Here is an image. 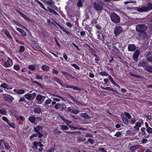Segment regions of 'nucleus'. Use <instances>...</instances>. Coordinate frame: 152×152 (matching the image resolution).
Returning <instances> with one entry per match:
<instances>
[{"instance_id":"f257e3e1","label":"nucleus","mask_w":152,"mask_h":152,"mask_svg":"<svg viewBox=\"0 0 152 152\" xmlns=\"http://www.w3.org/2000/svg\"><path fill=\"white\" fill-rule=\"evenodd\" d=\"M43 129V127L40 126H37L36 127L34 128V131L36 133H34L33 135L31 136L29 138L30 139H32L34 137H38L39 138H41L43 135L42 134L40 131L42 130Z\"/></svg>"},{"instance_id":"f03ea898","label":"nucleus","mask_w":152,"mask_h":152,"mask_svg":"<svg viewBox=\"0 0 152 152\" xmlns=\"http://www.w3.org/2000/svg\"><path fill=\"white\" fill-rule=\"evenodd\" d=\"M94 8L97 11L101 12L103 9L104 3L100 0H96L93 4Z\"/></svg>"},{"instance_id":"7ed1b4c3","label":"nucleus","mask_w":152,"mask_h":152,"mask_svg":"<svg viewBox=\"0 0 152 152\" xmlns=\"http://www.w3.org/2000/svg\"><path fill=\"white\" fill-rule=\"evenodd\" d=\"M137 10L140 12H147L152 10V4L151 3H148L146 7H142L141 8L137 7Z\"/></svg>"},{"instance_id":"20e7f679","label":"nucleus","mask_w":152,"mask_h":152,"mask_svg":"<svg viewBox=\"0 0 152 152\" xmlns=\"http://www.w3.org/2000/svg\"><path fill=\"white\" fill-rule=\"evenodd\" d=\"M111 20L114 23H118L120 22V18L119 16L116 14L114 12L111 13L110 15Z\"/></svg>"},{"instance_id":"39448f33","label":"nucleus","mask_w":152,"mask_h":152,"mask_svg":"<svg viewBox=\"0 0 152 152\" xmlns=\"http://www.w3.org/2000/svg\"><path fill=\"white\" fill-rule=\"evenodd\" d=\"M147 30V27L144 24H139L136 26V31L139 33L145 31Z\"/></svg>"},{"instance_id":"423d86ee","label":"nucleus","mask_w":152,"mask_h":152,"mask_svg":"<svg viewBox=\"0 0 152 152\" xmlns=\"http://www.w3.org/2000/svg\"><path fill=\"white\" fill-rule=\"evenodd\" d=\"M36 95V94L33 93L32 94H27L24 95L25 97L29 100H33Z\"/></svg>"},{"instance_id":"0eeeda50","label":"nucleus","mask_w":152,"mask_h":152,"mask_svg":"<svg viewBox=\"0 0 152 152\" xmlns=\"http://www.w3.org/2000/svg\"><path fill=\"white\" fill-rule=\"evenodd\" d=\"M123 29L121 26H116L114 30V33L116 36H117L123 32Z\"/></svg>"},{"instance_id":"6e6552de","label":"nucleus","mask_w":152,"mask_h":152,"mask_svg":"<svg viewBox=\"0 0 152 152\" xmlns=\"http://www.w3.org/2000/svg\"><path fill=\"white\" fill-rule=\"evenodd\" d=\"M12 60L8 57L7 61L5 62L4 64V66L6 67H8L12 66Z\"/></svg>"},{"instance_id":"1a4fd4ad","label":"nucleus","mask_w":152,"mask_h":152,"mask_svg":"<svg viewBox=\"0 0 152 152\" xmlns=\"http://www.w3.org/2000/svg\"><path fill=\"white\" fill-rule=\"evenodd\" d=\"M138 36L140 38L144 39H146L148 37V36L147 33L145 31L139 33Z\"/></svg>"},{"instance_id":"9d476101","label":"nucleus","mask_w":152,"mask_h":152,"mask_svg":"<svg viewBox=\"0 0 152 152\" xmlns=\"http://www.w3.org/2000/svg\"><path fill=\"white\" fill-rule=\"evenodd\" d=\"M140 54L139 50H137L133 54V58L134 61H137Z\"/></svg>"},{"instance_id":"9b49d317","label":"nucleus","mask_w":152,"mask_h":152,"mask_svg":"<svg viewBox=\"0 0 152 152\" xmlns=\"http://www.w3.org/2000/svg\"><path fill=\"white\" fill-rule=\"evenodd\" d=\"M46 97L40 94H38L36 97V99L41 102H43Z\"/></svg>"},{"instance_id":"f8f14e48","label":"nucleus","mask_w":152,"mask_h":152,"mask_svg":"<svg viewBox=\"0 0 152 152\" xmlns=\"http://www.w3.org/2000/svg\"><path fill=\"white\" fill-rule=\"evenodd\" d=\"M25 20L28 21H31V19L29 18L26 15H25L23 14L21 12H20L19 10H17L16 11Z\"/></svg>"},{"instance_id":"ddd939ff","label":"nucleus","mask_w":152,"mask_h":152,"mask_svg":"<svg viewBox=\"0 0 152 152\" xmlns=\"http://www.w3.org/2000/svg\"><path fill=\"white\" fill-rule=\"evenodd\" d=\"M142 122V121L140 122L139 121L137 122L135 124V126L134 127V128L137 131H139V128L141 126V123Z\"/></svg>"},{"instance_id":"4468645a","label":"nucleus","mask_w":152,"mask_h":152,"mask_svg":"<svg viewBox=\"0 0 152 152\" xmlns=\"http://www.w3.org/2000/svg\"><path fill=\"white\" fill-rule=\"evenodd\" d=\"M148 65V64L145 62L143 61H140L139 62L137 66L138 67L142 66L145 68Z\"/></svg>"},{"instance_id":"2eb2a0df","label":"nucleus","mask_w":152,"mask_h":152,"mask_svg":"<svg viewBox=\"0 0 152 152\" xmlns=\"http://www.w3.org/2000/svg\"><path fill=\"white\" fill-rule=\"evenodd\" d=\"M128 50L130 51H134L136 49L135 45L134 44H129L128 45Z\"/></svg>"},{"instance_id":"dca6fc26","label":"nucleus","mask_w":152,"mask_h":152,"mask_svg":"<svg viewBox=\"0 0 152 152\" xmlns=\"http://www.w3.org/2000/svg\"><path fill=\"white\" fill-rule=\"evenodd\" d=\"M57 24V25L63 31H64L65 32L67 35L69 36H71L72 35V34L70 33V32L67 31L66 30L64 29V28L62 27L58 23H56Z\"/></svg>"},{"instance_id":"f3484780","label":"nucleus","mask_w":152,"mask_h":152,"mask_svg":"<svg viewBox=\"0 0 152 152\" xmlns=\"http://www.w3.org/2000/svg\"><path fill=\"white\" fill-rule=\"evenodd\" d=\"M108 78L110 79L111 82L115 86H117L118 88H120V86L117 84L114 80L112 77L110 75L108 76Z\"/></svg>"},{"instance_id":"a211bd4d","label":"nucleus","mask_w":152,"mask_h":152,"mask_svg":"<svg viewBox=\"0 0 152 152\" xmlns=\"http://www.w3.org/2000/svg\"><path fill=\"white\" fill-rule=\"evenodd\" d=\"M40 143H41L40 142H34L33 143V146H32V148L34 149L35 148L36 150L38 149L37 146L39 145V146Z\"/></svg>"},{"instance_id":"6ab92c4d","label":"nucleus","mask_w":152,"mask_h":152,"mask_svg":"<svg viewBox=\"0 0 152 152\" xmlns=\"http://www.w3.org/2000/svg\"><path fill=\"white\" fill-rule=\"evenodd\" d=\"M52 100L50 99H48L45 102L44 107L46 108L49 107L48 104H50Z\"/></svg>"},{"instance_id":"aec40b11","label":"nucleus","mask_w":152,"mask_h":152,"mask_svg":"<svg viewBox=\"0 0 152 152\" xmlns=\"http://www.w3.org/2000/svg\"><path fill=\"white\" fill-rule=\"evenodd\" d=\"M45 2L47 4H49L50 6L51 7H53L54 5L53 4L54 3V2L53 0L45 1Z\"/></svg>"},{"instance_id":"412c9836","label":"nucleus","mask_w":152,"mask_h":152,"mask_svg":"<svg viewBox=\"0 0 152 152\" xmlns=\"http://www.w3.org/2000/svg\"><path fill=\"white\" fill-rule=\"evenodd\" d=\"M151 53H149L146 55V57L147 60L148 61L152 62V56H151Z\"/></svg>"},{"instance_id":"4be33fe9","label":"nucleus","mask_w":152,"mask_h":152,"mask_svg":"<svg viewBox=\"0 0 152 152\" xmlns=\"http://www.w3.org/2000/svg\"><path fill=\"white\" fill-rule=\"evenodd\" d=\"M63 105H64V104H61L60 103H57L54 106V108L56 109H58L62 107Z\"/></svg>"},{"instance_id":"5701e85b","label":"nucleus","mask_w":152,"mask_h":152,"mask_svg":"<svg viewBox=\"0 0 152 152\" xmlns=\"http://www.w3.org/2000/svg\"><path fill=\"white\" fill-rule=\"evenodd\" d=\"M84 2L83 0H78L77 3V6L78 7H80L82 6Z\"/></svg>"},{"instance_id":"b1692460","label":"nucleus","mask_w":152,"mask_h":152,"mask_svg":"<svg viewBox=\"0 0 152 152\" xmlns=\"http://www.w3.org/2000/svg\"><path fill=\"white\" fill-rule=\"evenodd\" d=\"M121 117L124 123L125 124H128V121L127 118L126 117H125L123 114L121 115Z\"/></svg>"},{"instance_id":"393cba45","label":"nucleus","mask_w":152,"mask_h":152,"mask_svg":"<svg viewBox=\"0 0 152 152\" xmlns=\"http://www.w3.org/2000/svg\"><path fill=\"white\" fill-rule=\"evenodd\" d=\"M36 1L38 4L41 7L46 11H47V9L45 7L43 4L39 1L38 0H36Z\"/></svg>"},{"instance_id":"a878e982","label":"nucleus","mask_w":152,"mask_h":152,"mask_svg":"<svg viewBox=\"0 0 152 152\" xmlns=\"http://www.w3.org/2000/svg\"><path fill=\"white\" fill-rule=\"evenodd\" d=\"M145 69L149 72H152V66L147 65L145 67Z\"/></svg>"},{"instance_id":"bb28decb","label":"nucleus","mask_w":152,"mask_h":152,"mask_svg":"<svg viewBox=\"0 0 152 152\" xmlns=\"http://www.w3.org/2000/svg\"><path fill=\"white\" fill-rule=\"evenodd\" d=\"M28 120L32 123H33L35 121V118L34 115L30 116L28 118Z\"/></svg>"},{"instance_id":"cd10ccee","label":"nucleus","mask_w":152,"mask_h":152,"mask_svg":"<svg viewBox=\"0 0 152 152\" xmlns=\"http://www.w3.org/2000/svg\"><path fill=\"white\" fill-rule=\"evenodd\" d=\"M86 138H82L80 137H77V141L78 142H84L86 141Z\"/></svg>"},{"instance_id":"c85d7f7f","label":"nucleus","mask_w":152,"mask_h":152,"mask_svg":"<svg viewBox=\"0 0 152 152\" xmlns=\"http://www.w3.org/2000/svg\"><path fill=\"white\" fill-rule=\"evenodd\" d=\"M13 99L14 98L11 96H10V97H7L6 98V100L9 102H12Z\"/></svg>"},{"instance_id":"c756f323","label":"nucleus","mask_w":152,"mask_h":152,"mask_svg":"<svg viewBox=\"0 0 152 152\" xmlns=\"http://www.w3.org/2000/svg\"><path fill=\"white\" fill-rule=\"evenodd\" d=\"M42 69L44 71H48L49 69V66L46 65H43L41 67Z\"/></svg>"},{"instance_id":"7c9ffc66","label":"nucleus","mask_w":152,"mask_h":152,"mask_svg":"<svg viewBox=\"0 0 152 152\" xmlns=\"http://www.w3.org/2000/svg\"><path fill=\"white\" fill-rule=\"evenodd\" d=\"M113 50L117 54H118L119 53L118 49L115 46L113 45Z\"/></svg>"},{"instance_id":"2f4dec72","label":"nucleus","mask_w":152,"mask_h":152,"mask_svg":"<svg viewBox=\"0 0 152 152\" xmlns=\"http://www.w3.org/2000/svg\"><path fill=\"white\" fill-rule=\"evenodd\" d=\"M7 124L13 128H15V125L14 122H11L10 121H9L7 123Z\"/></svg>"},{"instance_id":"473e14b6","label":"nucleus","mask_w":152,"mask_h":152,"mask_svg":"<svg viewBox=\"0 0 152 152\" xmlns=\"http://www.w3.org/2000/svg\"><path fill=\"white\" fill-rule=\"evenodd\" d=\"M70 88H72L74 90H78L79 91H81L82 90V89L81 88L75 86H70Z\"/></svg>"},{"instance_id":"72a5a7b5","label":"nucleus","mask_w":152,"mask_h":152,"mask_svg":"<svg viewBox=\"0 0 152 152\" xmlns=\"http://www.w3.org/2000/svg\"><path fill=\"white\" fill-rule=\"evenodd\" d=\"M4 146L5 148L7 149H9L10 148L7 141H6L5 142H4Z\"/></svg>"},{"instance_id":"f704fd0d","label":"nucleus","mask_w":152,"mask_h":152,"mask_svg":"<svg viewBox=\"0 0 152 152\" xmlns=\"http://www.w3.org/2000/svg\"><path fill=\"white\" fill-rule=\"evenodd\" d=\"M54 80L56 81V83L59 84H60L61 85H62V83H61L60 80L59 78L57 77H55L54 79Z\"/></svg>"},{"instance_id":"c9c22d12","label":"nucleus","mask_w":152,"mask_h":152,"mask_svg":"<svg viewBox=\"0 0 152 152\" xmlns=\"http://www.w3.org/2000/svg\"><path fill=\"white\" fill-rule=\"evenodd\" d=\"M99 74L102 76H108L109 75L108 73L105 72H101L99 73Z\"/></svg>"},{"instance_id":"e433bc0d","label":"nucleus","mask_w":152,"mask_h":152,"mask_svg":"<svg viewBox=\"0 0 152 152\" xmlns=\"http://www.w3.org/2000/svg\"><path fill=\"white\" fill-rule=\"evenodd\" d=\"M4 34L7 36V37H9L11 39H12V37L11 36L10 33L7 31L6 30H4Z\"/></svg>"},{"instance_id":"4c0bfd02","label":"nucleus","mask_w":152,"mask_h":152,"mask_svg":"<svg viewBox=\"0 0 152 152\" xmlns=\"http://www.w3.org/2000/svg\"><path fill=\"white\" fill-rule=\"evenodd\" d=\"M101 88L102 89H105V90H107L108 91H112V90H113V89L112 88H111L110 87H107L106 88H104L103 87L101 86Z\"/></svg>"},{"instance_id":"58836bf2","label":"nucleus","mask_w":152,"mask_h":152,"mask_svg":"<svg viewBox=\"0 0 152 152\" xmlns=\"http://www.w3.org/2000/svg\"><path fill=\"white\" fill-rule=\"evenodd\" d=\"M15 23L18 25L20 27H22L23 28H25L26 29V30L28 31V32H30V31L29 30H28L26 28L24 27L22 25H21L17 22L15 21Z\"/></svg>"},{"instance_id":"ea45409f","label":"nucleus","mask_w":152,"mask_h":152,"mask_svg":"<svg viewBox=\"0 0 152 152\" xmlns=\"http://www.w3.org/2000/svg\"><path fill=\"white\" fill-rule=\"evenodd\" d=\"M61 129L63 130H67L69 129L68 127L64 125H62L61 126Z\"/></svg>"},{"instance_id":"a19ab883","label":"nucleus","mask_w":152,"mask_h":152,"mask_svg":"<svg viewBox=\"0 0 152 152\" xmlns=\"http://www.w3.org/2000/svg\"><path fill=\"white\" fill-rule=\"evenodd\" d=\"M20 50H19V51L20 53H22L25 50V48L23 46H20Z\"/></svg>"},{"instance_id":"79ce46f5","label":"nucleus","mask_w":152,"mask_h":152,"mask_svg":"<svg viewBox=\"0 0 152 152\" xmlns=\"http://www.w3.org/2000/svg\"><path fill=\"white\" fill-rule=\"evenodd\" d=\"M34 111L37 113L39 114L41 112V110L40 109L36 108L34 109Z\"/></svg>"},{"instance_id":"37998d69","label":"nucleus","mask_w":152,"mask_h":152,"mask_svg":"<svg viewBox=\"0 0 152 152\" xmlns=\"http://www.w3.org/2000/svg\"><path fill=\"white\" fill-rule=\"evenodd\" d=\"M39 146L40 147V148L38 149V151L39 152H42V151L43 149V146L41 143H40Z\"/></svg>"},{"instance_id":"c03bdc74","label":"nucleus","mask_w":152,"mask_h":152,"mask_svg":"<svg viewBox=\"0 0 152 152\" xmlns=\"http://www.w3.org/2000/svg\"><path fill=\"white\" fill-rule=\"evenodd\" d=\"M79 112V111L75 109L72 110L71 111L72 113L75 114H78Z\"/></svg>"},{"instance_id":"a18cd8bd","label":"nucleus","mask_w":152,"mask_h":152,"mask_svg":"<svg viewBox=\"0 0 152 152\" xmlns=\"http://www.w3.org/2000/svg\"><path fill=\"white\" fill-rule=\"evenodd\" d=\"M25 93V91L23 89H20L18 91V94H23Z\"/></svg>"},{"instance_id":"49530a36","label":"nucleus","mask_w":152,"mask_h":152,"mask_svg":"<svg viewBox=\"0 0 152 152\" xmlns=\"http://www.w3.org/2000/svg\"><path fill=\"white\" fill-rule=\"evenodd\" d=\"M7 84L6 83H2L0 85L1 87L5 88H7Z\"/></svg>"},{"instance_id":"de8ad7c7","label":"nucleus","mask_w":152,"mask_h":152,"mask_svg":"<svg viewBox=\"0 0 152 152\" xmlns=\"http://www.w3.org/2000/svg\"><path fill=\"white\" fill-rule=\"evenodd\" d=\"M19 102H26V100L25 98L24 97H21L20 99L18 101Z\"/></svg>"},{"instance_id":"09e8293b","label":"nucleus","mask_w":152,"mask_h":152,"mask_svg":"<svg viewBox=\"0 0 152 152\" xmlns=\"http://www.w3.org/2000/svg\"><path fill=\"white\" fill-rule=\"evenodd\" d=\"M0 113L3 115H5L6 113V111L5 109H3L2 110H0Z\"/></svg>"},{"instance_id":"8fccbe9b","label":"nucleus","mask_w":152,"mask_h":152,"mask_svg":"<svg viewBox=\"0 0 152 152\" xmlns=\"http://www.w3.org/2000/svg\"><path fill=\"white\" fill-rule=\"evenodd\" d=\"M28 68L32 71L35 70V68L34 66L32 65H29L28 66Z\"/></svg>"},{"instance_id":"3c124183","label":"nucleus","mask_w":152,"mask_h":152,"mask_svg":"<svg viewBox=\"0 0 152 152\" xmlns=\"http://www.w3.org/2000/svg\"><path fill=\"white\" fill-rule=\"evenodd\" d=\"M124 114L126 116V117H127L128 119H129L131 118L132 117L131 115L129 114V113L125 112L124 113Z\"/></svg>"},{"instance_id":"603ef678","label":"nucleus","mask_w":152,"mask_h":152,"mask_svg":"<svg viewBox=\"0 0 152 152\" xmlns=\"http://www.w3.org/2000/svg\"><path fill=\"white\" fill-rule=\"evenodd\" d=\"M20 32L21 33V34L23 36H26V32L23 29H22L21 31H20Z\"/></svg>"},{"instance_id":"864d4df0","label":"nucleus","mask_w":152,"mask_h":152,"mask_svg":"<svg viewBox=\"0 0 152 152\" xmlns=\"http://www.w3.org/2000/svg\"><path fill=\"white\" fill-rule=\"evenodd\" d=\"M82 116L84 118H86L88 117V116L86 113H83L82 114Z\"/></svg>"},{"instance_id":"5fc2aeb1","label":"nucleus","mask_w":152,"mask_h":152,"mask_svg":"<svg viewBox=\"0 0 152 152\" xmlns=\"http://www.w3.org/2000/svg\"><path fill=\"white\" fill-rule=\"evenodd\" d=\"M136 120L135 118H132L131 120V123L132 124H133L135 123Z\"/></svg>"},{"instance_id":"6e6d98bb","label":"nucleus","mask_w":152,"mask_h":152,"mask_svg":"<svg viewBox=\"0 0 152 152\" xmlns=\"http://www.w3.org/2000/svg\"><path fill=\"white\" fill-rule=\"evenodd\" d=\"M72 66H73V67H74L75 68L77 69H79L80 68V67L77 65L75 64H72Z\"/></svg>"},{"instance_id":"4d7b16f0","label":"nucleus","mask_w":152,"mask_h":152,"mask_svg":"<svg viewBox=\"0 0 152 152\" xmlns=\"http://www.w3.org/2000/svg\"><path fill=\"white\" fill-rule=\"evenodd\" d=\"M67 77L68 78H70V79L72 78V79H76V78L75 77L72 76V75H71L69 74V73Z\"/></svg>"},{"instance_id":"13d9d810","label":"nucleus","mask_w":152,"mask_h":152,"mask_svg":"<svg viewBox=\"0 0 152 152\" xmlns=\"http://www.w3.org/2000/svg\"><path fill=\"white\" fill-rule=\"evenodd\" d=\"M66 95L72 100H75V98L73 96H71L70 94L67 93H66Z\"/></svg>"},{"instance_id":"bf43d9fd","label":"nucleus","mask_w":152,"mask_h":152,"mask_svg":"<svg viewBox=\"0 0 152 152\" xmlns=\"http://www.w3.org/2000/svg\"><path fill=\"white\" fill-rule=\"evenodd\" d=\"M66 95L72 100H75V98L73 96H71L70 94L67 93H66Z\"/></svg>"},{"instance_id":"052dcab7","label":"nucleus","mask_w":152,"mask_h":152,"mask_svg":"<svg viewBox=\"0 0 152 152\" xmlns=\"http://www.w3.org/2000/svg\"><path fill=\"white\" fill-rule=\"evenodd\" d=\"M66 95L72 100H75V98L73 96H71L70 94L67 93H66Z\"/></svg>"},{"instance_id":"680f3d73","label":"nucleus","mask_w":152,"mask_h":152,"mask_svg":"<svg viewBox=\"0 0 152 152\" xmlns=\"http://www.w3.org/2000/svg\"><path fill=\"white\" fill-rule=\"evenodd\" d=\"M2 119L4 121H6L7 123L9 121V120L8 119V118L5 116H4L2 118Z\"/></svg>"},{"instance_id":"e2e57ef3","label":"nucleus","mask_w":152,"mask_h":152,"mask_svg":"<svg viewBox=\"0 0 152 152\" xmlns=\"http://www.w3.org/2000/svg\"><path fill=\"white\" fill-rule=\"evenodd\" d=\"M145 127H142L141 129V131L142 132V133L143 134H145Z\"/></svg>"},{"instance_id":"0e129e2a","label":"nucleus","mask_w":152,"mask_h":152,"mask_svg":"<svg viewBox=\"0 0 152 152\" xmlns=\"http://www.w3.org/2000/svg\"><path fill=\"white\" fill-rule=\"evenodd\" d=\"M129 74L131 76H134L138 78H140V77L139 76L137 75H134L133 73H129Z\"/></svg>"},{"instance_id":"69168bd1","label":"nucleus","mask_w":152,"mask_h":152,"mask_svg":"<svg viewBox=\"0 0 152 152\" xmlns=\"http://www.w3.org/2000/svg\"><path fill=\"white\" fill-rule=\"evenodd\" d=\"M14 68L15 70H18L20 69V67L18 65H15L14 66Z\"/></svg>"},{"instance_id":"338daca9","label":"nucleus","mask_w":152,"mask_h":152,"mask_svg":"<svg viewBox=\"0 0 152 152\" xmlns=\"http://www.w3.org/2000/svg\"><path fill=\"white\" fill-rule=\"evenodd\" d=\"M52 73L53 74L57 75L58 74V72L57 70H56L55 69H53Z\"/></svg>"},{"instance_id":"774afa93","label":"nucleus","mask_w":152,"mask_h":152,"mask_svg":"<svg viewBox=\"0 0 152 152\" xmlns=\"http://www.w3.org/2000/svg\"><path fill=\"white\" fill-rule=\"evenodd\" d=\"M147 132L149 133H152V129L149 127L148 128L147 130Z\"/></svg>"}]
</instances>
